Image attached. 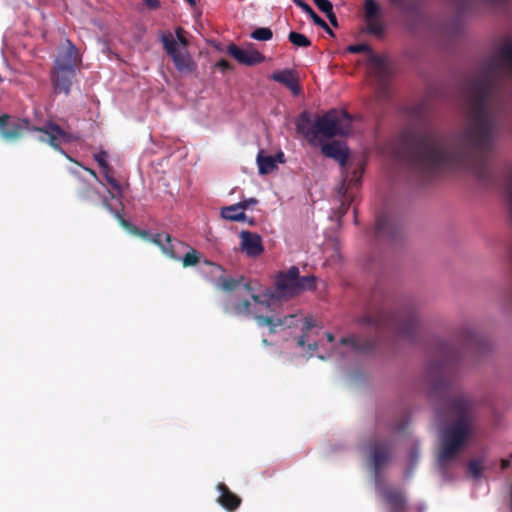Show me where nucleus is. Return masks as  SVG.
I'll use <instances>...</instances> for the list:
<instances>
[{"mask_svg":"<svg viewBox=\"0 0 512 512\" xmlns=\"http://www.w3.org/2000/svg\"><path fill=\"white\" fill-rule=\"evenodd\" d=\"M512 78V40L507 37L467 83L469 125L455 138L435 130L405 131L399 137L398 158L423 177L446 170L470 171L480 184L496 181L487 164L495 147L497 123L489 109L500 77Z\"/></svg>","mask_w":512,"mask_h":512,"instance_id":"1","label":"nucleus"},{"mask_svg":"<svg viewBox=\"0 0 512 512\" xmlns=\"http://www.w3.org/2000/svg\"><path fill=\"white\" fill-rule=\"evenodd\" d=\"M490 350L488 340L471 328H461L452 342L437 344L427 365L431 393L441 401L442 409L454 418L443 433L442 447L438 460L441 465L453 460L476 430V401L464 393H453L452 378L463 362L471 357L479 360Z\"/></svg>","mask_w":512,"mask_h":512,"instance_id":"2","label":"nucleus"},{"mask_svg":"<svg viewBox=\"0 0 512 512\" xmlns=\"http://www.w3.org/2000/svg\"><path fill=\"white\" fill-rule=\"evenodd\" d=\"M355 322L359 326L371 327L376 333L387 330L397 338L413 342L419 332V316L414 305L406 304L394 312L384 309L370 311L358 317Z\"/></svg>","mask_w":512,"mask_h":512,"instance_id":"3","label":"nucleus"},{"mask_svg":"<svg viewBox=\"0 0 512 512\" xmlns=\"http://www.w3.org/2000/svg\"><path fill=\"white\" fill-rule=\"evenodd\" d=\"M10 116L8 114L0 115V135L6 141L18 140L24 131H33L40 133L38 140L49 144L56 151L64 153L61 147V140L70 142L72 137L70 133L62 129L58 124L48 121L42 127H30V122L25 118H18L12 123H8Z\"/></svg>","mask_w":512,"mask_h":512,"instance_id":"4","label":"nucleus"},{"mask_svg":"<svg viewBox=\"0 0 512 512\" xmlns=\"http://www.w3.org/2000/svg\"><path fill=\"white\" fill-rule=\"evenodd\" d=\"M316 287V278L313 275L300 276L296 266L287 271H280L275 278V291L267 290L262 294H253L252 300L266 307L271 305L274 299L290 298L302 291L312 290Z\"/></svg>","mask_w":512,"mask_h":512,"instance_id":"5","label":"nucleus"},{"mask_svg":"<svg viewBox=\"0 0 512 512\" xmlns=\"http://www.w3.org/2000/svg\"><path fill=\"white\" fill-rule=\"evenodd\" d=\"M182 27L175 29V37L171 32H162L160 42L167 55L172 59L176 70L182 74H190L196 70V63L189 54V41Z\"/></svg>","mask_w":512,"mask_h":512,"instance_id":"6","label":"nucleus"},{"mask_svg":"<svg viewBox=\"0 0 512 512\" xmlns=\"http://www.w3.org/2000/svg\"><path fill=\"white\" fill-rule=\"evenodd\" d=\"M223 311L231 316H253L259 326H268L269 332L272 334L276 333L277 327L291 328L293 326L292 320L296 317V315H288L283 318H274L259 315L256 309H252V305L247 299L229 300L225 303Z\"/></svg>","mask_w":512,"mask_h":512,"instance_id":"7","label":"nucleus"},{"mask_svg":"<svg viewBox=\"0 0 512 512\" xmlns=\"http://www.w3.org/2000/svg\"><path fill=\"white\" fill-rule=\"evenodd\" d=\"M351 126V117L345 111L331 109L315 120L317 137L322 135L326 138L343 136L348 133Z\"/></svg>","mask_w":512,"mask_h":512,"instance_id":"8","label":"nucleus"},{"mask_svg":"<svg viewBox=\"0 0 512 512\" xmlns=\"http://www.w3.org/2000/svg\"><path fill=\"white\" fill-rule=\"evenodd\" d=\"M152 242L159 246L162 252L169 258L182 260L183 267L195 266L200 261V253L194 249H191L181 258L179 249L184 248L185 244L181 241L173 240L167 233L155 234L152 238Z\"/></svg>","mask_w":512,"mask_h":512,"instance_id":"9","label":"nucleus"},{"mask_svg":"<svg viewBox=\"0 0 512 512\" xmlns=\"http://www.w3.org/2000/svg\"><path fill=\"white\" fill-rule=\"evenodd\" d=\"M348 51L351 53H369V65L372 68L375 76L379 81L380 88L383 93L388 92V81L390 78V67L387 61L378 55L372 53V50L369 45L361 43L350 45L348 47Z\"/></svg>","mask_w":512,"mask_h":512,"instance_id":"10","label":"nucleus"},{"mask_svg":"<svg viewBox=\"0 0 512 512\" xmlns=\"http://www.w3.org/2000/svg\"><path fill=\"white\" fill-rule=\"evenodd\" d=\"M351 174L352 176H350V172H347L338 189V194L342 197L341 204L338 208L339 217H343L347 213L350 204L355 199L354 189H357L361 184L363 166L358 165L356 169L351 171Z\"/></svg>","mask_w":512,"mask_h":512,"instance_id":"11","label":"nucleus"},{"mask_svg":"<svg viewBox=\"0 0 512 512\" xmlns=\"http://www.w3.org/2000/svg\"><path fill=\"white\" fill-rule=\"evenodd\" d=\"M393 443L389 439H374L369 444V456L376 474L387 465L392 458Z\"/></svg>","mask_w":512,"mask_h":512,"instance_id":"12","label":"nucleus"},{"mask_svg":"<svg viewBox=\"0 0 512 512\" xmlns=\"http://www.w3.org/2000/svg\"><path fill=\"white\" fill-rule=\"evenodd\" d=\"M400 226L387 213H381L376 218L374 234L377 240L395 241L400 235Z\"/></svg>","mask_w":512,"mask_h":512,"instance_id":"13","label":"nucleus"},{"mask_svg":"<svg viewBox=\"0 0 512 512\" xmlns=\"http://www.w3.org/2000/svg\"><path fill=\"white\" fill-rule=\"evenodd\" d=\"M322 153L329 158H333L336 160L342 168V179L350 172V176H352L351 171L356 169L358 165L365 166L364 162L359 161L357 164H348V152L343 149L338 142L328 143L322 146Z\"/></svg>","mask_w":512,"mask_h":512,"instance_id":"14","label":"nucleus"},{"mask_svg":"<svg viewBox=\"0 0 512 512\" xmlns=\"http://www.w3.org/2000/svg\"><path fill=\"white\" fill-rule=\"evenodd\" d=\"M66 42L67 49L59 52L55 58L53 68L77 71L78 66L81 63L79 50L70 40H67Z\"/></svg>","mask_w":512,"mask_h":512,"instance_id":"15","label":"nucleus"},{"mask_svg":"<svg viewBox=\"0 0 512 512\" xmlns=\"http://www.w3.org/2000/svg\"><path fill=\"white\" fill-rule=\"evenodd\" d=\"M227 52L240 64L246 66H254L265 60V56L259 51L254 49H242L234 43L228 45Z\"/></svg>","mask_w":512,"mask_h":512,"instance_id":"16","label":"nucleus"},{"mask_svg":"<svg viewBox=\"0 0 512 512\" xmlns=\"http://www.w3.org/2000/svg\"><path fill=\"white\" fill-rule=\"evenodd\" d=\"M75 76L76 71L53 68L51 71V82L55 92L68 95Z\"/></svg>","mask_w":512,"mask_h":512,"instance_id":"17","label":"nucleus"},{"mask_svg":"<svg viewBox=\"0 0 512 512\" xmlns=\"http://www.w3.org/2000/svg\"><path fill=\"white\" fill-rule=\"evenodd\" d=\"M340 345L350 347L356 353H367L376 347L377 337L364 338L360 335L352 334L341 338Z\"/></svg>","mask_w":512,"mask_h":512,"instance_id":"18","label":"nucleus"},{"mask_svg":"<svg viewBox=\"0 0 512 512\" xmlns=\"http://www.w3.org/2000/svg\"><path fill=\"white\" fill-rule=\"evenodd\" d=\"M242 250L250 257L259 256L264 248L262 238L259 234L250 231H242L240 233Z\"/></svg>","mask_w":512,"mask_h":512,"instance_id":"19","label":"nucleus"},{"mask_svg":"<svg viewBox=\"0 0 512 512\" xmlns=\"http://www.w3.org/2000/svg\"><path fill=\"white\" fill-rule=\"evenodd\" d=\"M296 131L305 137L310 144H315L317 140V132L315 128V121L311 119L308 111H303L296 119Z\"/></svg>","mask_w":512,"mask_h":512,"instance_id":"20","label":"nucleus"},{"mask_svg":"<svg viewBox=\"0 0 512 512\" xmlns=\"http://www.w3.org/2000/svg\"><path fill=\"white\" fill-rule=\"evenodd\" d=\"M384 501L390 506V512H407V501L404 493L396 488L384 489L381 493Z\"/></svg>","mask_w":512,"mask_h":512,"instance_id":"21","label":"nucleus"},{"mask_svg":"<svg viewBox=\"0 0 512 512\" xmlns=\"http://www.w3.org/2000/svg\"><path fill=\"white\" fill-rule=\"evenodd\" d=\"M217 490L220 495L217 498V502L228 512H234L241 505V498L233 493L229 487L224 483L217 484Z\"/></svg>","mask_w":512,"mask_h":512,"instance_id":"22","label":"nucleus"},{"mask_svg":"<svg viewBox=\"0 0 512 512\" xmlns=\"http://www.w3.org/2000/svg\"><path fill=\"white\" fill-rule=\"evenodd\" d=\"M459 11H469L476 8L479 2L492 6H505L510 0H452Z\"/></svg>","mask_w":512,"mask_h":512,"instance_id":"23","label":"nucleus"},{"mask_svg":"<svg viewBox=\"0 0 512 512\" xmlns=\"http://www.w3.org/2000/svg\"><path fill=\"white\" fill-rule=\"evenodd\" d=\"M257 164L259 173L262 175L271 173L277 167L276 158L271 155L264 156L262 151L257 155Z\"/></svg>","mask_w":512,"mask_h":512,"instance_id":"24","label":"nucleus"},{"mask_svg":"<svg viewBox=\"0 0 512 512\" xmlns=\"http://www.w3.org/2000/svg\"><path fill=\"white\" fill-rule=\"evenodd\" d=\"M221 217L230 221H244L246 219L245 213L240 210L239 205L233 204L221 209Z\"/></svg>","mask_w":512,"mask_h":512,"instance_id":"25","label":"nucleus"},{"mask_svg":"<svg viewBox=\"0 0 512 512\" xmlns=\"http://www.w3.org/2000/svg\"><path fill=\"white\" fill-rule=\"evenodd\" d=\"M293 2L312 19L315 25L324 27L325 21L317 15V13L311 8L310 5L302 0H293Z\"/></svg>","mask_w":512,"mask_h":512,"instance_id":"26","label":"nucleus"},{"mask_svg":"<svg viewBox=\"0 0 512 512\" xmlns=\"http://www.w3.org/2000/svg\"><path fill=\"white\" fill-rule=\"evenodd\" d=\"M316 326V320L312 316L304 318L302 326V335L298 338L297 344L299 347H305L309 331Z\"/></svg>","mask_w":512,"mask_h":512,"instance_id":"27","label":"nucleus"},{"mask_svg":"<svg viewBox=\"0 0 512 512\" xmlns=\"http://www.w3.org/2000/svg\"><path fill=\"white\" fill-rule=\"evenodd\" d=\"M389 2L405 14L414 13L417 10V5L413 0H389Z\"/></svg>","mask_w":512,"mask_h":512,"instance_id":"28","label":"nucleus"},{"mask_svg":"<svg viewBox=\"0 0 512 512\" xmlns=\"http://www.w3.org/2000/svg\"><path fill=\"white\" fill-rule=\"evenodd\" d=\"M364 12L365 20L380 18V6L375 0H365Z\"/></svg>","mask_w":512,"mask_h":512,"instance_id":"29","label":"nucleus"},{"mask_svg":"<svg viewBox=\"0 0 512 512\" xmlns=\"http://www.w3.org/2000/svg\"><path fill=\"white\" fill-rule=\"evenodd\" d=\"M289 41L297 47L307 48L311 46V40L302 33L291 31L288 35Z\"/></svg>","mask_w":512,"mask_h":512,"instance_id":"30","label":"nucleus"},{"mask_svg":"<svg viewBox=\"0 0 512 512\" xmlns=\"http://www.w3.org/2000/svg\"><path fill=\"white\" fill-rule=\"evenodd\" d=\"M243 281V276L239 277L238 279L231 277H221L219 279L221 289L227 292L234 291Z\"/></svg>","mask_w":512,"mask_h":512,"instance_id":"31","label":"nucleus"},{"mask_svg":"<svg viewBox=\"0 0 512 512\" xmlns=\"http://www.w3.org/2000/svg\"><path fill=\"white\" fill-rule=\"evenodd\" d=\"M104 177L107 181V183L111 186L113 190L116 191V193L121 196L122 195V187L118 180H116L113 176V170L110 166H108L106 169H101Z\"/></svg>","mask_w":512,"mask_h":512,"instance_id":"32","label":"nucleus"},{"mask_svg":"<svg viewBox=\"0 0 512 512\" xmlns=\"http://www.w3.org/2000/svg\"><path fill=\"white\" fill-rule=\"evenodd\" d=\"M272 78L275 81L286 85L290 89L295 90L296 84H295V81H294L290 71L274 73Z\"/></svg>","mask_w":512,"mask_h":512,"instance_id":"33","label":"nucleus"},{"mask_svg":"<svg viewBox=\"0 0 512 512\" xmlns=\"http://www.w3.org/2000/svg\"><path fill=\"white\" fill-rule=\"evenodd\" d=\"M365 21L367 26V32L369 34L375 36H382L384 29L382 23L380 22V18L367 19Z\"/></svg>","mask_w":512,"mask_h":512,"instance_id":"34","label":"nucleus"},{"mask_svg":"<svg viewBox=\"0 0 512 512\" xmlns=\"http://www.w3.org/2000/svg\"><path fill=\"white\" fill-rule=\"evenodd\" d=\"M272 37V30L267 27L257 28L251 33V38L258 41H269L270 39H272Z\"/></svg>","mask_w":512,"mask_h":512,"instance_id":"35","label":"nucleus"},{"mask_svg":"<svg viewBox=\"0 0 512 512\" xmlns=\"http://www.w3.org/2000/svg\"><path fill=\"white\" fill-rule=\"evenodd\" d=\"M102 205L109 211L111 212L112 214H114V216L119 220L120 224L124 227V228H127L129 229L130 228V223L125 220L123 218V216L120 214V212L116 209V208H113L112 205L109 203L108 199L107 198H104L103 201H102Z\"/></svg>","mask_w":512,"mask_h":512,"instance_id":"36","label":"nucleus"},{"mask_svg":"<svg viewBox=\"0 0 512 512\" xmlns=\"http://www.w3.org/2000/svg\"><path fill=\"white\" fill-rule=\"evenodd\" d=\"M313 2L325 15L333 11V5L329 0H313Z\"/></svg>","mask_w":512,"mask_h":512,"instance_id":"37","label":"nucleus"},{"mask_svg":"<svg viewBox=\"0 0 512 512\" xmlns=\"http://www.w3.org/2000/svg\"><path fill=\"white\" fill-rule=\"evenodd\" d=\"M468 472L474 477L479 478L482 472V465L477 460H472L468 464Z\"/></svg>","mask_w":512,"mask_h":512,"instance_id":"38","label":"nucleus"},{"mask_svg":"<svg viewBox=\"0 0 512 512\" xmlns=\"http://www.w3.org/2000/svg\"><path fill=\"white\" fill-rule=\"evenodd\" d=\"M94 158H95L96 162L99 164L101 169H106L109 166V164L107 162L106 152H103V151L99 152L94 155Z\"/></svg>","mask_w":512,"mask_h":512,"instance_id":"39","label":"nucleus"},{"mask_svg":"<svg viewBox=\"0 0 512 512\" xmlns=\"http://www.w3.org/2000/svg\"><path fill=\"white\" fill-rule=\"evenodd\" d=\"M95 189L90 184H84L78 192L79 197L82 199H88L92 193H95Z\"/></svg>","mask_w":512,"mask_h":512,"instance_id":"40","label":"nucleus"},{"mask_svg":"<svg viewBox=\"0 0 512 512\" xmlns=\"http://www.w3.org/2000/svg\"><path fill=\"white\" fill-rule=\"evenodd\" d=\"M257 203H258V200L256 198H249V199L240 201L236 204L239 205L240 210H242L244 212V210L248 209L249 207H251L253 205H256Z\"/></svg>","mask_w":512,"mask_h":512,"instance_id":"41","label":"nucleus"},{"mask_svg":"<svg viewBox=\"0 0 512 512\" xmlns=\"http://www.w3.org/2000/svg\"><path fill=\"white\" fill-rule=\"evenodd\" d=\"M216 66L220 68L222 71L232 69L231 64L226 59H221L217 62Z\"/></svg>","mask_w":512,"mask_h":512,"instance_id":"42","label":"nucleus"},{"mask_svg":"<svg viewBox=\"0 0 512 512\" xmlns=\"http://www.w3.org/2000/svg\"><path fill=\"white\" fill-rule=\"evenodd\" d=\"M143 1L150 9H157L160 7V2L158 0H143Z\"/></svg>","mask_w":512,"mask_h":512,"instance_id":"43","label":"nucleus"},{"mask_svg":"<svg viewBox=\"0 0 512 512\" xmlns=\"http://www.w3.org/2000/svg\"><path fill=\"white\" fill-rule=\"evenodd\" d=\"M326 16H327V18H328L329 22H330L333 26H335V27H337V26H338L337 17H336V15H335L334 11L330 12V13H329L328 15H326Z\"/></svg>","mask_w":512,"mask_h":512,"instance_id":"44","label":"nucleus"},{"mask_svg":"<svg viewBox=\"0 0 512 512\" xmlns=\"http://www.w3.org/2000/svg\"><path fill=\"white\" fill-rule=\"evenodd\" d=\"M511 461H512V454H511V459H503L501 461V468L503 470L509 468L511 466Z\"/></svg>","mask_w":512,"mask_h":512,"instance_id":"45","label":"nucleus"},{"mask_svg":"<svg viewBox=\"0 0 512 512\" xmlns=\"http://www.w3.org/2000/svg\"><path fill=\"white\" fill-rule=\"evenodd\" d=\"M244 288H245V290H246V291L251 292V296H252L253 294H255V293H254L255 288L252 286V283H251V282H247V283H245V284H244Z\"/></svg>","mask_w":512,"mask_h":512,"instance_id":"46","label":"nucleus"},{"mask_svg":"<svg viewBox=\"0 0 512 512\" xmlns=\"http://www.w3.org/2000/svg\"><path fill=\"white\" fill-rule=\"evenodd\" d=\"M274 157L276 158V163L277 162L283 163L285 161L284 160V154L281 151L278 152Z\"/></svg>","mask_w":512,"mask_h":512,"instance_id":"47","label":"nucleus"},{"mask_svg":"<svg viewBox=\"0 0 512 512\" xmlns=\"http://www.w3.org/2000/svg\"><path fill=\"white\" fill-rule=\"evenodd\" d=\"M96 181H99V178L96 174V172L93 170V169H90V168H84Z\"/></svg>","mask_w":512,"mask_h":512,"instance_id":"48","label":"nucleus"},{"mask_svg":"<svg viewBox=\"0 0 512 512\" xmlns=\"http://www.w3.org/2000/svg\"><path fill=\"white\" fill-rule=\"evenodd\" d=\"M317 349H318V344H317V342H313V343L308 344V350H310V351H316Z\"/></svg>","mask_w":512,"mask_h":512,"instance_id":"49","label":"nucleus"},{"mask_svg":"<svg viewBox=\"0 0 512 512\" xmlns=\"http://www.w3.org/2000/svg\"><path fill=\"white\" fill-rule=\"evenodd\" d=\"M406 425L407 423L403 421L395 429L398 431H403L406 428Z\"/></svg>","mask_w":512,"mask_h":512,"instance_id":"50","label":"nucleus"},{"mask_svg":"<svg viewBox=\"0 0 512 512\" xmlns=\"http://www.w3.org/2000/svg\"><path fill=\"white\" fill-rule=\"evenodd\" d=\"M321 28L324 29L328 34L333 35L332 30L329 28V26L327 25L326 22H325L324 27H321Z\"/></svg>","mask_w":512,"mask_h":512,"instance_id":"51","label":"nucleus"},{"mask_svg":"<svg viewBox=\"0 0 512 512\" xmlns=\"http://www.w3.org/2000/svg\"><path fill=\"white\" fill-rule=\"evenodd\" d=\"M326 337L329 342L334 341V335L332 333H326Z\"/></svg>","mask_w":512,"mask_h":512,"instance_id":"52","label":"nucleus"},{"mask_svg":"<svg viewBox=\"0 0 512 512\" xmlns=\"http://www.w3.org/2000/svg\"><path fill=\"white\" fill-rule=\"evenodd\" d=\"M190 6H195L196 5V0H185Z\"/></svg>","mask_w":512,"mask_h":512,"instance_id":"53","label":"nucleus"},{"mask_svg":"<svg viewBox=\"0 0 512 512\" xmlns=\"http://www.w3.org/2000/svg\"><path fill=\"white\" fill-rule=\"evenodd\" d=\"M417 510H418V512H423V511H424V507H423V506H421V505H419V506L417 507Z\"/></svg>","mask_w":512,"mask_h":512,"instance_id":"54","label":"nucleus"},{"mask_svg":"<svg viewBox=\"0 0 512 512\" xmlns=\"http://www.w3.org/2000/svg\"><path fill=\"white\" fill-rule=\"evenodd\" d=\"M134 229H135V232H137V233H139V234H141V235H144V234H145V232H140V231L138 230V228H134Z\"/></svg>","mask_w":512,"mask_h":512,"instance_id":"55","label":"nucleus"},{"mask_svg":"<svg viewBox=\"0 0 512 512\" xmlns=\"http://www.w3.org/2000/svg\"><path fill=\"white\" fill-rule=\"evenodd\" d=\"M109 194H110L111 198H116V195L114 193L109 191Z\"/></svg>","mask_w":512,"mask_h":512,"instance_id":"56","label":"nucleus"},{"mask_svg":"<svg viewBox=\"0 0 512 512\" xmlns=\"http://www.w3.org/2000/svg\"><path fill=\"white\" fill-rule=\"evenodd\" d=\"M263 344L268 345V341L266 339H263Z\"/></svg>","mask_w":512,"mask_h":512,"instance_id":"57","label":"nucleus"},{"mask_svg":"<svg viewBox=\"0 0 512 512\" xmlns=\"http://www.w3.org/2000/svg\"><path fill=\"white\" fill-rule=\"evenodd\" d=\"M510 512H512V500H510Z\"/></svg>","mask_w":512,"mask_h":512,"instance_id":"58","label":"nucleus"},{"mask_svg":"<svg viewBox=\"0 0 512 512\" xmlns=\"http://www.w3.org/2000/svg\"><path fill=\"white\" fill-rule=\"evenodd\" d=\"M3 82V78L2 76L0 75V84Z\"/></svg>","mask_w":512,"mask_h":512,"instance_id":"59","label":"nucleus"}]
</instances>
